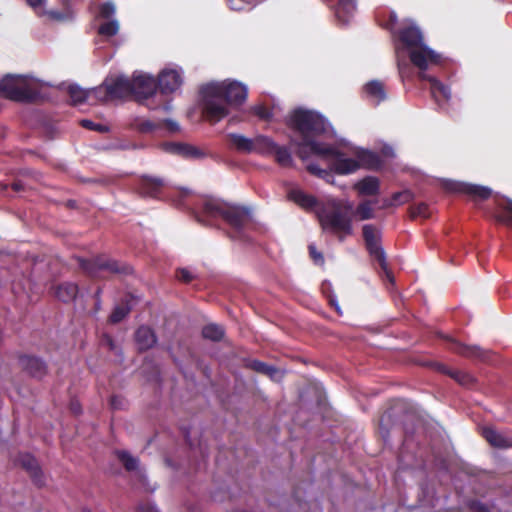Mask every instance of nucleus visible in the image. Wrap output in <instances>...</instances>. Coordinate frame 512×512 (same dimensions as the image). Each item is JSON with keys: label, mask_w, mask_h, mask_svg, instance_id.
<instances>
[{"label": "nucleus", "mask_w": 512, "mask_h": 512, "mask_svg": "<svg viewBox=\"0 0 512 512\" xmlns=\"http://www.w3.org/2000/svg\"><path fill=\"white\" fill-rule=\"evenodd\" d=\"M275 142L264 135H257L252 138V150L251 153H257L262 155H272L275 150Z\"/></svg>", "instance_id": "nucleus-23"}, {"label": "nucleus", "mask_w": 512, "mask_h": 512, "mask_svg": "<svg viewBox=\"0 0 512 512\" xmlns=\"http://www.w3.org/2000/svg\"><path fill=\"white\" fill-rule=\"evenodd\" d=\"M159 178L143 177L140 181L139 193L144 196L156 197L163 186Z\"/></svg>", "instance_id": "nucleus-24"}, {"label": "nucleus", "mask_w": 512, "mask_h": 512, "mask_svg": "<svg viewBox=\"0 0 512 512\" xmlns=\"http://www.w3.org/2000/svg\"><path fill=\"white\" fill-rule=\"evenodd\" d=\"M412 216L413 217H428V206L425 203L418 204L412 209Z\"/></svg>", "instance_id": "nucleus-43"}, {"label": "nucleus", "mask_w": 512, "mask_h": 512, "mask_svg": "<svg viewBox=\"0 0 512 512\" xmlns=\"http://www.w3.org/2000/svg\"><path fill=\"white\" fill-rule=\"evenodd\" d=\"M71 409L75 412V413H78L80 411V408L77 404H72L71 405Z\"/></svg>", "instance_id": "nucleus-52"}, {"label": "nucleus", "mask_w": 512, "mask_h": 512, "mask_svg": "<svg viewBox=\"0 0 512 512\" xmlns=\"http://www.w3.org/2000/svg\"><path fill=\"white\" fill-rule=\"evenodd\" d=\"M391 17H392L393 22H396L397 17H396V15L394 13L391 15Z\"/></svg>", "instance_id": "nucleus-54"}, {"label": "nucleus", "mask_w": 512, "mask_h": 512, "mask_svg": "<svg viewBox=\"0 0 512 512\" xmlns=\"http://www.w3.org/2000/svg\"><path fill=\"white\" fill-rule=\"evenodd\" d=\"M231 144L240 152L251 153L252 150V138L245 137L241 134L232 133L229 134Z\"/></svg>", "instance_id": "nucleus-31"}, {"label": "nucleus", "mask_w": 512, "mask_h": 512, "mask_svg": "<svg viewBox=\"0 0 512 512\" xmlns=\"http://www.w3.org/2000/svg\"><path fill=\"white\" fill-rule=\"evenodd\" d=\"M287 197L301 208L314 211L324 233L336 236L339 241L353 234L352 218L348 215L353 208L351 201L328 198L325 202H318L298 187L291 188Z\"/></svg>", "instance_id": "nucleus-2"}, {"label": "nucleus", "mask_w": 512, "mask_h": 512, "mask_svg": "<svg viewBox=\"0 0 512 512\" xmlns=\"http://www.w3.org/2000/svg\"><path fill=\"white\" fill-rule=\"evenodd\" d=\"M51 19L57 21H66L72 18L73 12L71 10H66L65 12H59L57 10H50L47 12Z\"/></svg>", "instance_id": "nucleus-38"}, {"label": "nucleus", "mask_w": 512, "mask_h": 512, "mask_svg": "<svg viewBox=\"0 0 512 512\" xmlns=\"http://www.w3.org/2000/svg\"><path fill=\"white\" fill-rule=\"evenodd\" d=\"M354 188L360 195L373 196L379 193V180L376 177L368 176L358 181Z\"/></svg>", "instance_id": "nucleus-25"}, {"label": "nucleus", "mask_w": 512, "mask_h": 512, "mask_svg": "<svg viewBox=\"0 0 512 512\" xmlns=\"http://www.w3.org/2000/svg\"><path fill=\"white\" fill-rule=\"evenodd\" d=\"M203 112L211 122L225 118L230 107L241 105L247 98V87L240 82H211L201 89Z\"/></svg>", "instance_id": "nucleus-4"}, {"label": "nucleus", "mask_w": 512, "mask_h": 512, "mask_svg": "<svg viewBox=\"0 0 512 512\" xmlns=\"http://www.w3.org/2000/svg\"><path fill=\"white\" fill-rule=\"evenodd\" d=\"M139 512H159L156 506L148 504L139 506Z\"/></svg>", "instance_id": "nucleus-48"}, {"label": "nucleus", "mask_w": 512, "mask_h": 512, "mask_svg": "<svg viewBox=\"0 0 512 512\" xmlns=\"http://www.w3.org/2000/svg\"><path fill=\"white\" fill-rule=\"evenodd\" d=\"M162 124H164L170 132H177L180 129L179 124L172 119H166Z\"/></svg>", "instance_id": "nucleus-46"}, {"label": "nucleus", "mask_w": 512, "mask_h": 512, "mask_svg": "<svg viewBox=\"0 0 512 512\" xmlns=\"http://www.w3.org/2000/svg\"><path fill=\"white\" fill-rule=\"evenodd\" d=\"M112 405H113L114 407H116V398H113V399H112Z\"/></svg>", "instance_id": "nucleus-55"}, {"label": "nucleus", "mask_w": 512, "mask_h": 512, "mask_svg": "<svg viewBox=\"0 0 512 512\" xmlns=\"http://www.w3.org/2000/svg\"><path fill=\"white\" fill-rule=\"evenodd\" d=\"M177 277L183 282H190L195 278V273L188 268H181L177 271Z\"/></svg>", "instance_id": "nucleus-41"}, {"label": "nucleus", "mask_w": 512, "mask_h": 512, "mask_svg": "<svg viewBox=\"0 0 512 512\" xmlns=\"http://www.w3.org/2000/svg\"><path fill=\"white\" fill-rule=\"evenodd\" d=\"M135 340L140 350H147L156 344V336L153 330L146 326H141L135 333Z\"/></svg>", "instance_id": "nucleus-21"}, {"label": "nucleus", "mask_w": 512, "mask_h": 512, "mask_svg": "<svg viewBox=\"0 0 512 512\" xmlns=\"http://www.w3.org/2000/svg\"><path fill=\"white\" fill-rule=\"evenodd\" d=\"M257 0H228L229 7L235 11L250 9Z\"/></svg>", "instance_id": "nucleus-35"}, {"label": "nucleus", "mask_w": 512, "mask_h": 512, "mask_svg": "<svg viewBox=\"0 0 512 512\" xmlns=\"http://www.w3.org/2000/svg\"><path fill=\"white\" fill-rule=\"evenodd\" d=\"M19 462L22 467L26 469V471L30 474V477L36 485L42 486L44 484V475L39 468L38 462L32 455H20Z\"/></svg>", "instance_id": "nucleus-16"}, {"label": "nucleus", "mask_w": 512, "mask_h": 512, "mask_svg": "<svg viewBox=\"0 0 512 512\" xmlns=\"http://www.w3.org/2000/svg\"><path fill=\"white\" fill-rule=\"evenodd\" d=\"M163 148L169 153L181 155L184 157L196 158L202 155V153L196 147L188 144L171 142L164 144Z\"/></svg>", "instance_id": "nucleus-22"}, {"label": "nucleus", "mask_w": 512, "mask_h": 512, "mask_svg": "<svg viewBox=\"0 0 512 512\" xmlns=\"http://www.w3.org/2000/svg\"><path fill=\"white\" fill-rule=\"evenodd\" d=\"M105 342L109 346L110 349H112V350L114 349L113 340L109 336L105 337Z\"/></svg>", "instance_id": "nucleus-51"}, {"label": "nucleus", "mask_w": 512, "mask_h": 512, "mask_svg": "<svg viewBox=\"0 0 512 512\" xmlns=\"http://www.w3.org/2000/svg\"><path fill=\"white\" fill-rule=\"evenodd\" d=\"M253 112H254V114H256L261 119H268L270 117L269 110L266 107L262 106V105L254 106L253 107Z\"/></svg>", "instance_id": "nucleus-44"}, {"label": "nucleus", "mask_w": 512, "mask_h": 512, "mask_svg": "<svg viewBox=\"0 0 512 512\" xmlns=\"http://www.w3.org/2000/svg\"><path fill=\"white\" fill-rule=\"evenodd\" d=\"M269 370H271V371L265 372V375H268L272 379H276L278 377V375H279L278 369H276L275 367L269 365Z\"/></svg>", "instance_id": "nucleus-49"}, {"label": "nucleus", "mask_w": 512, "mask_h": 512, "mask_svg": "<svg viewBox=\"0 0 512 512\" xmlns=\"http://www.w3.org/2000/svg\"><path fill=\"white\" fill-rule=\"evenodd\" d=\"M309 249H310V255L313 258L314 262L322 264L324 261L322 254L320 252H318L316 250V248L313 246H310Z\"/></svg>", "instance_id": "nucleus-47"}, {"label": "nucleus", "mask_w": 512, "mask_h": 512, "mask_svg": "<svg viewBox=\"0 0 512 512\" xmlns=\"http://www.w3.org/2000/svg\"><path fill=\"white\" fill-rule=\"evenodd\" d=\"M80 266L93 277H105L109 274H126L129 268L121 266L117 261L105 256H98L90 260L81 259Z\"/></svg>", "instance_id": "nucleus-10"}, {"label": "nucleus", "mask_w": 512, "mask_h": 512, "mask_svg": "<svg viewBox=\"0 0 512 512\" xmlns=\"http://www.w3.org/2000/svg\"><path fill=\"white\" fill-rule=\"evenodd\" d=\"M455 352L467 356V357H476L482 358L483 352L478 346H470L461 344L455 340H451V347Z\"/></svg>", "instance_id": "nucleus-28"}, {"label": "nucleus", "mask_w": 512, "mask_h": 512, "mask_svg": "<svg viewBox=\"0 0 512 512\" xmlns=\"http://www.w3.org/2000/svg\"><path fill=\"white\" fill-rule=\"evenodd\" d=\"M80 123L84 128H87L89 130H94V131H99V132H107L108 131V128L106 126H104L102 124L94 123L93 121L88 120V119H83V120H81Z\"/></svg>", "instance_id": "nucleus-40"}, {"label": "nucleus", "mask_w": 512, "mask_h": 512, "mask_svg": "<svg viewBox=\"0 0 512 512\" xmlns=\"http://www.w3.org/2000/svg\"><path fill=\"white\" fill-rule=\"evenodd\" d=\"M363 90L366 98L375 104H379L386 99L384 85L378 80L369 81L365 84Z\"/></svg>", "instance_id": "nucleus-19"}, {"label": "nucleus", "mask_w": 512, "mask_h": 512, "mask_svg": "<svg viewBox=\"0 0 512 512\" xmlns=\"http://www.w3.org/2000/svg\"><path fill=\"white\" fill-rule=\"evenodd\" d=\"M382 154L386 157H393L394 156L393 148L388 145L384 146L382 149Z\"/></svg>", "instance_id": "nucleus-50"}, {"label": "nucleus", "mask_w": 512, "mask_h": 512, "mask_svg": "<svg viewBox=\"0 0 512 512\" xmlns=\"http://www.w3.org/2000/svg\"><path fill=\"white\" fill-rule=\"evenodd\" d=\"M96 94L100 95L101 100L108 98H124L132 93V80L125 76H117L115 78H107L103 86L95 89Z\"/></svg>", "instance_id": "nucleus-11"}, {"label": "nucleus", "mask_w": 512, "mask_h": 512, "mask_svg": "<svg viewBox=\"0 0 512 512\" xmlns=\"http://www.w3.org/2000/svg\"><path fill=\"white\" fill-rule=\"evenodd\" d=\"M64 2H67L68 0H63Z\"/></svg>", "instance_id": "nucleus-59"}, {"label": "nucleus", "mask_w": 512, "mask_h": 512, "mask_svg": "<svg viewBox=\"0 0 512 512\" xmlns=\"http://www.w3.org/2000/svg\"><path fill=\"white\" fill-rule=\"evenodd\" d=\"M495 218L502 223L512 226V201L505 200L498 205Z\"/></svg>", "instance_id": "nucleus-30"}, {"label": "nucleus", "mask_w": 512, "mask_h": 512, "mask_svg": "<svg viewBox=\"0 0 512 512\" xmlns=\"http://www.w3.org/2000/svg\"><path fill=\"white\" fill-rule=\"evenodd\" d=\"M116 454L118 459L122 462V464L128 471L135 472V475L139 478V481L147 490H155V487H147V477L144 474V472L139 469V461L137 458L133 457L127 451H117Z\"/></svg>", "instance_id": "nucleus-15"}, {"label": "nucleus", "mask_w": 512, "mask_h": 512, "mask_svg": "<svg viewBox=\"0 0 512 512\" xmlns=\"http://www.w3.org/2000/svg\"><path fill=\"white\" fill-rule=\"evenodd\" d=\"M77 293V285L71 282L62 283L55 289V296L63 302H70L74 300L77 296Z\"/></svg>", "instance_id": "nucleus-26"}, {"label": "nucleus", "mask_w": 512, "mask_h": 512, "mask_svg": "<svg viewBox=\"0 0 512 512\" xmlns=\"http://www.w3.org/2000/svg\"><path fill=\"white\" fill-rule=\"evenodd\" d=\"M311 153L325 159L330 169H321L317 164L310 163L307 165V170L331 184H334L332 171L340 175H348L356 172L362 166H371L376 161L375 154L370 151L357 149L355 151L356 158H351L339 151L337 147L324 143H312Z\"/></svg>", "instance_id": "nucleus-3"}, {"label": "nucleus", "mask_w": 512, "mask_h": 512, "mask_svg": "<svg viewBox=\"0 0 512 512\" xmlns=\"http://www.w3.org/2000/svg\"><path fill=\"white\" fill-rule=\"evenodd\" d=\"M202 335L206 339H210L212 341H219L224 335V330L221 326L217 324H208L203 327Z\"/></svg>", "instance_id": "nucleus-33"}, {"label": "nucleus", "mask_w": 512, "mask_h": 512, "mask_svg": "<svg viewBox=\"0 0 512 512\" xmlns=\"http://www.w3.org/2000/svg\"><path fill=\"white\" fill-rule=\"evenodd\" d=\"M115 5L112 2H107L99 7L98 18L103 22L99 24L98 33L104 37H111L118 33L119 23L114 18Z\"/></svg>", "instance_id": "nucleus-14"}, {"label": "nucleus", "mask_w": 512, "mask_h": 512, "mask_svg": "<svg viewBox=\"0 0 512 512\" xmlns=\"http://www.w3.org/2000/svg\"><path fill=\"white\" fill-rule=\"evenodd\" d=\"M412 199V193L408 190L396 192L390 200H384L383 206L390 207L394 205H401L409 202Z\"/></svg>", "instance_id": "nucleus-34"}, {"label": "nucleus", "mask_w": 512, "mask_h": 512, "mask_svg": "<svg viewBox=\"0 0 512 512\" xmlns=\"http://www.w3.org/2000/svg\"><path fill=\"white\" fill-rule=\"evenodd\" d=\"M272 155L275 156L276 162L282 167H292L293 166V158L290 150L287 147L279 146L275 144V150H273Z\"/></svg>", "instance_id": "nucleus-29"}, {"label": "nucleus", "mask_w": 512, "mask_h": 512, "mask_svg": "<svg viewBox=\"0 0 512 512\" xmlns=\"http://www.w3.org/2000/svg\"><path fill=\"white\" fill-rule=\"evenodd\" d=\"M132 93L140 103L157 97V84L154 77L144 72H135L132 78ZM146 105L152 110L158 108V105L152 103H146Z\"/></svg>", "instance_id": "nucleus-9"}, {"label": "nucleus", "mask_w": 512, "mask_h": 512, "mask_svg": "<svg viewBox=\"0 0 512 512\" xmlns=\"http://www.w3.org/2000/svg\"><path fill=\"white\" fill-rule=\"evenodd\" d=\"M479 508H480L481 512H488V509L483 505H479Z\"/></svg>", "instance_id": "nucleus-53"}, {"label": "nucleus", "mask_w": 512, "mask_h": 512, "mask_svg": "<svg viewBox=\"0 0 512 512\" xmlns=\"http://www.w3.org/2000/svg\"><path fill=\"white\" fill-rule=\"evenodd\" d=\"M353 216L358 221L371 220L375 218L374 202L364 200L360 202L353 212Z\"/></svg>", "instance_id": "nucleus-27"}, {"label": "nucleus", "mask_w": 512, "mask_h": 512, "mask_svg": "<svg viewBox=\"0 0 512 512\" xmlns=\"http://www.w3.org/2000/svg\"><path fill=\"white\" fill-rule=\"evenodd\" d=\"M130 307L116 306L110 315V321L112 323L120 322L129 312Z\"/></svg>", "instance_id": "nucleus-36"}, {"label": "nucleus", "mask_w": 512, "mask_h": 512, "mask_svg": "<svg viewBox=\"0 0 512 512\" xmlns=\"http://www.w3.org/2000/svg\"><path fill=\"white\" fill-rule=\"evenodd\" d=\"M94 91L95 90L86 91V90L82 89L81 87H79L78 85H70L68 88V92H69L71 101L73 102L74 105L83 103L86 99H88L90 97V95L92 93L95 94L97 97H100V95L96 94Z\"/></svg>", "instance_id": "nucleus-32"}, {"label": "nucleus", "mask_w": 512, "mask_h": 512, "mask_svg": "<svg viewBox=\"0 0 512 512\" xmlns=\"http://www.w3.org/2000/svg\"><path fill=\"white\" fill-rule=\"evenodd\" d=\"M21 368L34 377H42L46 372L45 363L36 357L21 356L19 358Z\"/></svg>", "instance_id": "nucleus-17"}, {"label": "nucleus", "mask_w": 512, "mask_h": 512, "mask_svg": "<svg viewBox=\"0 0 512 512\" xmlns=\"http://www.w3.org/2000/svg\"><path fill=\"white\" fill-rule=\"evenodd\" d=\"M441 186L448 192L467 195L474 201L485 200L492 194V190L489 187L450 179H442Z\"/></svg>", "instance_id": "nucleus-12"}, {"label": "nucleus", "mask_w": 512, "mask_h": 512, "mask_svg": "<svg viewBox=\"0 0 512 512\" xmlns=\"http://www.w3.org/2000/svg\"><path fill=\"white\" fill-rule=\"evenodd\" d=\"M82 512H91V511H89V510H83Z\"/></svg>", "instance_id": "nucleus-58"}, {"label": "nucleus", "mask_w": 512, "mask_h": 512, "mask_svg": "<svg viewBox=\"0 0 512 512\" xmlns=\"http://www.w3.org/2000/svg\"><path fill=\"white\" fill-rule=\"evenodd\" d=\"M288 125L300 135L301 139L292 140V143L298 148V156L306 160L312 155V143H319L314 140V137L324 133L328 123L319 113L300 108L290 114Z\"/></svg>", "instance_id": "nucleus-5"}, {"label": "nucleus", "mask_w": 512, "mask_h": 512, "mask_svg": "<svg viewBox=\"0 0 512 512\" xmlns=\"http://www.w3.org/2000/svg\"><path fill=\"white\" fill-rule=\"evenodd\" d=\"M356 11V0H339L335 15L342 24H348Z\"/></svg>", "instance_id": "nucleus-20"}, {"label": "nucleus", "mask_w": 512, "mask_h": 512, "mask_svg": "<svg viewBox=\"0 0 512 512\" xmlns=\"http://www.w3.org/2000/svg\"><path fill=\"white\" fill-rule=\"evenodd\" d=\"M38 80L25 75H6L0 81V96L16 102H32L38 98Z\"/></svg>", "instance_id": "nucleus-6"}, {"label": "nucleus", "mask_w": 512, "mask_h": 512, "mask_svg": "<svg viewBox=\"0 0 512 512\" xmlns=\"http://www.w3.org/2000/svg\"><path fill=\"white\" fill-rule=\"evenodd\" d=\"M202 213L208 218L224 219L236 232H239L250 218V211L247 208L213 199L206 200L203 203Z\"/></svg>", "instance_id": "nucleus-7"}, {"label": "nucleus", "mask_w": 512, "mask_h": 512, "mask_svg": "<svg viewBox=\"0 0 512 512\" xmlns=\"http://www.w3.org/2000/svg\"><path fill=\"white\" fill-rule=\"evenodd\" d=\"M362 235L370 256L379 262L387 278L392 282L393 278L387 270L386 254L381 244L382 233L380 228L373 224H365L362 227Z\"/></svg>", "instance_id": "nucleus-8"}, {"label": "nucleus", "mask_w": 512, "mask_h": 512, "mask_svg": "<svg viewBox=\"0 0 512 512\" xmlns=\"http://www.w3.org/2000/svg\"><path fill=\"white\" fill-rule=\"evenodd\" d=\"M335 308H336V310H337L338 312H340V307H339V305H338L337 303H335Z\"/></svg>", "instance_id": "nucleus-56"}, {"label": "nucleus", "mask_w": 512, "mask_h": 512, "mask_svg": "<svg viewBox=\"0 0 512 512\" xmlns=\"http://www.w3.org/2000/svg\"><path fill=\"white\" fill-rule=\"evenodd\" d=\"M163 108H164L165 110H169V109H170V106H169V105H165Z\"/></svg>", "instance_id": "nucleus-57"}, {"label": "nucleus", "mask_w": 512, "mask_h": 512, "mask_svg": "<svg viewBox=\"0 0 512 512\" xmlns=\"http://www.w3.org/2000/svg\"><path fill=\"white\" fill-rule=\"evenodd\" d=\"M183 83V71L178 66L164 68L158 76V86L161 94L176 92Z\"/></svg>", "instance_id": "nucleus-13"}, {"label": "nucleus", "mask_w": 512, "mask_h": 512, "mask_svg": "<svg viewBox=\"0 0 512 512\" xmlns=\"http://www.w3.org/2000/svg\"><path fill=\"white\" fill-rule=\"evenodd\" d=\"M161 126L162 124L160 122L155 123L150 120H143L137 124L138 130H140L141 132H151L157 128H160Z\"/></svg>", "instance_id": "nucleus-39"}, {"label": "nucleus", "mask_w": 512, "mask_h": 512, "mask_svg": "<svg viewBox=\"0 0 512 512\" xmlns=\"http://www.w3.org/2000/svg\"><path fill=\"white\" fill-rule=\"evenodd\" d=\"M395 52L401 77L405 76L409 68L406 61L408 56L411 63L420 70L419 77L430 82L431 95L439 108L446 111V104L451 99L450 88L425 73L429 67L441 62V55L424 43L423 34L413 21H407L405 27L400 29Z\"/></svg>", "instance_id": "nucleus-1"}, {"label": "nucleus", "mask_w": 512, "mask_h": 512, "mask_svg": "<svg viewBox=\"0 0 512 512\" xmlns=\"http://www.w3.org/2000/svg\"><path fill=\"white\" fill-rule=\"evenodd\" d=\"M450 375L461 385H469L474 381L473 377L470 374L463 371H453L450 373Z\"/></svg>", "instance_id": "nucleus-37"}, {"label": "nucleus", "mask_w": 512, "mask_h": 512, "mask_svg": "<svg viewBox=\"0 0 512 512\" xmlns=\"http://www.w3.org/2000/svg\"><path fill=\"white\" fill-rule=\"evenodd\" d=\"M482 436L493 447L508 448L512 446V438L496 431L493 427H484Z\"/></svg>", "instance_id": "nucleus-18"}, {"label": "nucleus", "mask_w": 512, "mask_h": 512, "mask_svg": "<svg viewBox=\"0 0 512 512\" xmlns=\"http://www.w3.org/2000/svg\"><path fill=\"white\" fill-rule=\"evenodd\" d=\"M27 2L37 13H44V4L46 0H27Z\"/></svg>", "instance_id": "nucleus-45"}, {"label": "nucleus", "mask_w": 512, "mask_h": 512, "mask_svg": "<svg viewBox=\"0 0 512 512\" xmlns=\"http://www.w3.org/2000/svg\"><path fill=\"white\" fill-rule=\"evenodd\" d=\"M247 366L249 368H251L252 370H254V371L258 372V373H262V374H265V372L270 371L269 370V365H267L264 362L258 361V360L250 361L247 364Z\"/></svg>", "instance_id": "nucleus-42"}]
</instances>
